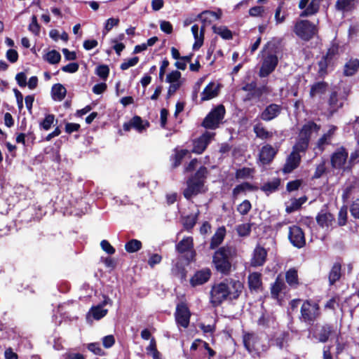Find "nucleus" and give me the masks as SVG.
Returning <instances> with one entry per match:
<instances>
[{
	"label": "nucleus",
	"instance_id": "nucleus-20",
	"mask_svg": "<svg viewBox=\"0 0 359 359\" xmlns=\"http://www.w3.org/2000/svg\"><path fill=\"white\" fill-rule=\"evenodd\" d=\"M267 251L266 249L258 245L255 247L252 257L250 260V265L252 267L262 266L266 261Z\"/></svg>",
	"mask_w": 359,
	"mask_h": 359
},
{
	"label": "nucleus",
	"instance_id": "nucleus-49",
	"mask_svg": "<svg viewBox=\"0 0 359 359\" xmlns=\"http://www.w3.org/2000/svg\"><path fill=\"white\" fill-rule=\"evenodd\" d=\"M359 149H355L353 151H352L350 154L349 158L347 161V165L346 168L344 169V172H351L354 165L359 163Z\"/></svg>",
	"mask_w": 359,
	"mask_h": 359
},
{
	"label": "nucleus",
	"instance_id": "nucleus-10",
	"mask_svg": "<svg viewBox=\"0 0 359 359\" xmlns=\"http://www.w3.org/2000/svg\"><path fill=\"white\" fill-rule=\"evenodd\" d=\"M278 64V58L276 54L271 51H267L266 55L263 56L259 76L261 78L267 77L276 69Z\"/></svg>",
	"mask_w": 359,
	"mask_h": 359
},
{
	"label": "nucleus",
	"instance_id": "nucleus-11",
	"mask_svg": "<svg viewBox=\"0 0 359 359\" xmlns=\"http://www.w3.org/2000/svg\"><path fill=\"white\" fill-rule=\"evenodd\" d=\"M288 239L294 247L299 249L306 245L305 233L302 229L297 225L289 227Z\"/></svg>",
	"mask_w": 359,
	"mask_h": 359
},
{
	"label": "nucleus",
	"instance_id": "nucleus-45",
	"mask_svg": "<svg viewBox=\"0 0 359 359\" xmlns=\"http://www.w3.org/2000/svg\"><path fill=\"white\" fill-rule=\"evenodd\" d=\"M337 223L338 226H344L348 223V206L343 205L341 206L337 218Z\"/></svg>",
	"mask_w": 359,
	"mask_h": 359
},
{
	"label": "nucleus",
	"instance_id": "nucleus-15",
	"mask_svg": "<svg viewBox=\"0 0 359 359\" xmlns=\"http://www.w3.org/2000/svg\"><path fill=\"white\" fill-rule=\"evenodd\" d=\"M283 107L280 104L271 103L259 114V117L264 121H271L277 118L282 112Z\"/></svg>",
	"mask_w": 359,
	"mask_h": 359
},
{
	"label": "nucleus",
	"instance_id": "nucleus-54",
	"mask_svg": "<svg viewBox=\"0 0 359 359\" xmlns=\"http://www.w3.org/2000/svg\"><path fill=\"white\" fill-rule=\"evenodd\" d=\"M327 172V168L326 167V161L325 160H322V161L318 164L316 167V170L312 176L313 180L319 179L323 175Z\"/></svg>",
	"mask_w": 359,
	"mask_h": 359
},
{
	"label": "nucleus",
	"instance_id": "nucleus-24",
	"mask_svg": "<svg viewBox=\"0 0 359 359\" xmlns=\"http://www.w3.org/2000/svg\"><path fill=\"white\" fill-rule=\"evenodd\" d=\"M226 233V230L224 226H219L217 229L216 231L211 237L210 242V250H217L219 245L223 243Z\"/></svg>",
	"mask_w": 359,
	"mask_h": 359
},
{
	"label": "nucleus",
	"instance_id": "nucleus-19",
	"mask_svg": "<svg viewBox=\"0 0 359 359\" xmlns=\"http://www.w3.org/2000/svg\"><path fill=\"white\" fill-rule=\"evenodd\" d=\"M302 161V156L299 154L292 152L287 156L285 163L282 168L284 174H289L297 168Z\"/></svg>",
	"mask_w": 359,
	"mask_h": 359
},
{
	"label": "nucleus",
	"instance_id": "nucleus-32",
	"mask_svg": "<svg viewBox=\"0 0 359 359\" xmlns=\"http://www.w3.org/2000/svg\"><path fill=\"white\" fill-rule=\"evenodd\" d=\"M285 280L292 289H297L300 285L297 269L292 267L285 272Z\"/></svg>",
	"mask_w": 359,
	"mask_h": 359
},
{
	"label": "nucleus",
	"instance_id": "nucleus-46",
	"mask_svg": "<svg viewBox=\"0 0 359 359\" xmlns=\"http://www.w3.org/2000/svg\"><path fill=\"white\" fill-rule=\"evenodd\" d=\"M147 354L151 355L153 359H161V354L157 349L156 339L153 337L151 338L149 346L146 348Z\"/></svg>",
	"mask_w": 359,
	"mask_h": 359
},
{
	"label": "nucleus",
	"instance_id": "nucleus-55",
	"mask_svg": "<svg viewBox=\"0 0 359 359\" xmlns=\"http://www.w3.org/2000/svg\"><path fill=\"white\" fill-rule=\"evenodd\" d=\"M254 172V169L247 167L238 169L235 173V177L236 180L246 179L251 176Z\"/></svg>",
	"mask_w": 359,
	"mask_h": 359
},
{
	"label": "nucleus",
	"instance_id": "nucleus-64",
	"mask_svg": "<svg viewBox=\"0 0 359 359\" xmlns=\"http://www.w3.org/2000/svg\"><path fill=\"white\" fill-rule=\"evenodd\" d=\"M354 0H337L335 4V8L340 11H348V7Z\"/></svg>",
	"mask_w": 359,
	"mask_h": 359
},
{
	"label": "nucleus",
	"instance_id": "nucleus-4",
	"mask_svg": "<svg viewBox=\"0 0 359 359\" xmlns=\"http://www.w3.org/2000/svg\"><path fill=\"white\" fill-rule=\"evenodd\" d=\"M309 332L313 339L323 344L333 337H338L340 334V331L337 330V325L327 322L314 323L311 326Z\"/></svg>",
	"mask_w": 359,
	"mask_h": 359
},
{
	"label": "nucleus",
	"instance_id": "nucleus-44",
	"mask_svg": "<svg viewBox=\"0 0 359 359\" xmlns=\"http://www.w3.org/2000/svg\"><path fill=\"white\" fill-rule=\"evenodd\" d=\"M206 15L212 16L215 17L217 20H219L222 16V10L219 8H218L215 11L205 10L199 13L197 17L204 22H211V21L208 20Z\"/></svg>",
	"mask_w": 359,
	"mask_h": 359
},
{
	"label": "nucleus",
	"instance_id": "nucleus-40",
	"mask_svg": "<svg viewBox=\"0 0 359 359\" xmlns=\"http://www.w3.org/2000/svg\"><path fill=\"white\" fill-rule=\"evenodd\" d=\"M52 97L55 100H62L67 94V90L63 85L55 83L51 88Z\"/></svg>",
	"mask_w": 359,
	"mask_h": 359
},
{
	"label": "nucleus",
	"instance_id": "nucleus-43",
	"mask_svg": "<svg viewBox=\"0 0 359 359\" xmlns=\"http://www.w3.org/2000/svg\"><path fill=\"white\" fill-rule=\"evenodd\" d=\"M290 339V332L288 331H283L279 334H276L274 335L273 339H272L274 341V344L278 347L280 349H282Z\"/></svg>",
	"mask_w": 359,
	"mask_h": 359
},
{
	"label": "nucleus",
	"instance_id": "nucleus-3",
	"mask_svg": "<svg viewBox=\"0 0 359 359\" xmlns=\"http://www.w3.org/2000/svg\"><path fill=\"white\" fill-rule=\"evenodd\" d=\"M208 174V169L205 165H201L187 178V187L183 191V196L187 200L206 192L205 184Z\"/></svg>",
	"mask_w": 359,
	"mask_h": 359
},
{
	"label": "nucleus",
	"instance_id": "nucleus-48",
	"mask_svg": "<svg viewBox=\"0 0 359 359\" xmlns=\"http://www.w3.org/2000/svg\"><path fill=\"white\" fill-rule=\"evenodd\" d=\"M212 29L214 33L219 35L223 39L230 40L233 38L231 31L226 26L217 27L216 25H213Z\"/></svg>",
	"mask_w": 359,
	"mask_h": 359
},
{
	"label": "nucleus",
	"instance_id": "nucleus-39",
	"mask_svg": "<svg viewBox=\"0 0 359 359\" xmlns=\"http://www.w3.org/2000/svg\"><path fill=\"white\" fill-rule=\"evenodd\" d=\"M320 0H311L307 7L301 13L300 17H307L317 13L320 8Z\"/></svg>",
	"mask_w": 359,
	"mask_h": 359
},
{
	"label": "nucleus",
	"instance_id": "nucleus-23",
	"mask_svg": "<svg viewBox=\"0 0 359 359\" xmlns=\"http://www.w3.org/2000/svg\"><path fill=\"white\" fill-rule=\"evenodd\" d=\"M260 339L254 333H245L243 336V345L245 349L250 353L258 352L259 349L257 346Z\"/></svg>",
	"mask_w": 359,
	"mask_h": 359
},
{
	"label": "nucleus",
	"instance_id": "nucleus-26",
	"mask_svg": "<svg viewBox=\"0 0 359 359\" xmlns=\"http://www.w3.org/2000/svg\"><path fill=\"white\" fill-rule=\"evenodd\" d=\"M319 130L320 126L317 125L314 121H310L303 125L300 130L299 137L310 142L312 132H318Z\"/></svg>",
	"mask_w": 359,
	"mask_h": 359
},
{
	"label": "nucleus",
	"instance_id": "nucleus-13",
	"mask_svg": "<svg viewBox=\"0 0 359 359\" xmlns=\"http://www.w3.org/2000/svg\"><path fill=\"white\" fill-rule=\"evenodd\" d=\"M215 133L205 131L198 138L193 140V148L191 150V153L196 154H201L207 149L209 144L211 142Z\"/></svg>",
	"mask_w": 359,
	"mask_h": 359
},
{
	"label": "nucleus",
	"instance_id": "nucleus-29",
	"mask_svg": "<svg viewBox=\"0 0 359 359\" xmlns=\"http://www.w3.org/2000/svg\"><path fill=\"white\" fill-rule=\"evenodd\" d=\"M219 94V86H215L214 82H210L201 93V101L210 100Z\"/></svg>",
	"mask_w": 359,
	"mask_h": 359
},
{
	"label": "nucleus",
	"instance_id": "nucleus-18",
	"mask_svg": "<svg viewBox=\"0 0 359 359\" xmlns=\"http://www.w3.org/2000/svg\"><path fill=\"white\" fill-rule=\"evenodd\" d=\"M317 224L322 229H328L335 222L334 215L327 209L321 210L316 217Z\"/></svg>",
	"mask_w": 359,
	"mask_h": 359
},
{
	"label": "nucleus",
	"instance_id": "nucleus-35",
	"mask_svg": "<svg viewBox=\"0 0 359 359\" xmlns=\"http://www.w3.org/2000/svg\"><path fill=\"white\" fill-rule=\"evenodd\" d=\"M359 69V60L357 58H351L346 62L344 67L343 74L346 76H352L355 75Z\"/></svg>",
	"mask_w": 359,
	"mask_h": 359
},
{
	"label": "nucleus",
	"instance_id": "nucleus-16",
	"mask_svg": "<svg viewBox=\"0 0 359 359\" xmlns=\"http://www.w3.org/2000/svg\"><path fill=\"white\" fill-rule=\"evenodd\" d=\"M212 272L209 268H204L196 271L191 277L189 283L191 287H195L206 283L211 278Z\"/></svg>",
	"mask_w": 359,
	"mask_h": 359
},
{
	"label": "nucleus",
	"instance_id": "nucleus-61",
	"mask_svg": "<svg viewBox=\"0 0 359 359\" xmlns=\"http://www.w3.org/2000/svg\"><path fill=\"white\" fill-rule=\"evenodd\" d=\"M181 76L182 74L180 72L173 70L167 75L165 81L170 84L180 83L179 80L181 78Z\"/></svg>",
	"mask_w": 359,
	"mask_h": 359
},
{
	"label": "nucleus",
	"instance_id": "nucleus-7",
	"mask_svg": "<svg viewBox=\"0 0 359 359\" xmlns=\"http://www.w3.org/2000/svg\"><path fill=\"white\" fill-rule=\"evenodd\" d=\"M293 32L301 39L309 41L318 33V28L311 21L301 20L295 23Z\"/></svg>",
	"mask_w": 359,
	"mask_h": 359
},
{
	"label": "nucleus",
	"instance_id": "nucleus-53",
	"mask_svg": "<svg viewBox=\"0 0 359 359\" xmlns=\"http://www.w3.org/2000/svg\"><path fill=\"white\" fill-rule=\"evenodd\" d=\"M44 60L51 65L57 64L61 60L60 53L55 50L48 51L44 57Z\"/></svg>",
	"mask_w": 359,
	"mask_h": 359
},
{
	"label": "nucleus",
	"instance_id": "nucleus-1",
	"mask_svg": "<svg viewBox=\"0 0 359 359\" xmlns=\"http://www.w3.org/2000/svg\"><path fill=\"white\" fill-rule=\"evenodd\" d=\"M244 289L243 283L239 280L232 278H224L219 283L212 286L210 303L214 307L219 306L225 301L233 302L237 300Z\"/></svg>",
	"mask_w": 359,
	"mask_h": 359
},
{
	"label": "nucleus",
	"instance_id": "nucleus-27",
	"mask_svg": "<svg viewBox=\"0 0 359 359\" xmlns=\"http://www.w3.org/2000/svg\"><path fill=\"white\" fill-rule=\"evenodd\" d=\"M329 84L325 81L315 82L311 86L309 90V97L314 98L316 96H321L325 95L327 91Z\"/></svg>",
	"mask_w": 359,
	"mask_h": 359
},
{
	"label": "nucleus",
	"instance_id": "nucleus-56",
	"mask_svg": "<svg viewBox=\"0 0 359 359\" xmlns=\"http://www.w3.org/2000/svg\"><path fill=\"white\" fill-rule=\"evenodd\" d=\"M251 226L250 223H244L239 224L236 226V231L239 236L245 237L251 233Z\"/></svg>",
	"mask_w": 359,
	"mask_h": 359
},
{
	"label": "nucleus",
	"instance_id": "nucleus-37",
	"mask_svg": "<svg viewBox=\"0 0 359 359\" xmlns=\"http://www.w3.org/2000/svg\"><path fill=\"white\" fill-rule=\"evenodd\" d=\"M281 183V180L279 177L274 178L272 182H268L261 186L260 189L264 191L267 196L276 191L278 189Z\"/></svg>",
	"mask_w": 359,
	"mask_h": 359
},
{
	"label": "nucleus",
	"instance_id": "nucleus-6",
	"mask_svg": "<svg viewBox=\"0 0 359 359\" xmlns=\"http://www.w3.org/2000/svg\"><path fill=\"white\" fill-rule=\"evenodd\" d=\"M226 114V109L223 104H218L212 108L204 118L201 126L209 130H215L219 127Z\"/></svg>",
	"mask_w": 359,
	"mask_h": 359
},
{
	"label": "nucleus",
	"instance_id": "nucleus-59",
	"mask_svg": "<svg viewBox=\"0 0 359 359\" xmlns=\"http://www.w3.org/2000/svg\"><path fill=\"white\" fill-rule=\"evenodd\" d=\"M40 25L38 23L37 17L35 15L32 16V22L29 25L28 29L35 36H38L40 33Z\"/></svg>",
	"mask_w": 359,
	"mask_h": 359
},
{
	"label": "nucleus",
	"instance_id": "nucleus-47",
	"mask_svg": "<svg viewBox=\"0 0 359 359\" xmlns=\"http://www.w3.org/2000/svg\"><path fill=\"white\" fill-rule=\"evenodd\" d=\"M309 142L298 137L296 143L292 147V152L300 154L301 153L305 154L309 148Z\"/></svg>",
	"mask_w": 359,
	"mask_h": 359
},
{
	"label": "nucleus",
	"instance_id": "nucleus-62",
	"mask_svg": "<svg viewBox=\"0 0 359 359\" xmlns=\"http://www.w3.org/2000/svg\"><path fill=\"white\" fill-rule=\"evenodd\" d=\"M349 210L351 216L355 219H359V198L353 201L350 205Z\"/></svg>",
	"mask_w": 359,
	"mask_h": 359
},
{
	"label": "nucleus",
	"instance_id": "nucleus-2",
	"mask_svg": "<svg viewBox=\"0 0 359 359\" xmlns=\"http://www.w3.org/2000/svg\"><path fill=\"white\" fill-rule=\"evenodd\" d=\"M237 256L235 247L229 245L217 249L212 257V266L216 273L227 276L233 271V261Z\"/></svg>",
	"mask_w": 359,
	"mask_h": 359
},
{
	"label": "nucleus",
	"instance_id": "nucleus-57",
	"mask_svg": "<svg viewBox=\"0 0 359 359\" xmlns=\"http://www.w3.org/2000/svg\"><path fill=\"white\" fill-rule=\"evenodd\" d=\"M96 74L102 80H107L109 74V68L107 65H100L95 70Z\"/></svg>",
	"mask_w": 359,
	"mask_h": 359
},
{
	"label": "nucleus",
	"instance_id": "nucleus-42",
	"mask_svg": "<svg viewBox=\"0 0 359 359\" xmlns=\"http://www.w3.org/2000/svg\"><path fill=\"white\" fill-rule=\"evenodd\" d=\"M253 131L256 137L262 140H266L272 137L273 133L268 131L260 122L253 126Z\"/></svg>",
	"mask_w": 359,
	"mask_h": 359
},
{
	"label": "nucleus",
	"instance_id": "nucleus-22",
	"mask_svg": "<svg viewBox=\"0 0 359 359\" xmlns=\"http://www.w3.org/2000/svg\"><path fill=\"white\" fill-rule=\"evenodd\" d=\"M278 152L271 144L264 145L259 154V161L264 165H268L272 162Z\"/></svg>",
	"mask_w": 359,
	"mask_h": 359
},
{
	"label": "nucleus",
	"instance_id": "nucleus-33",
	"mask_svg": "<svg viewBox=\"0 0 359 359\" xmlns=\"http://www.w3.org/2000/svg\"><path fill=\"white\" fill-rule=\"evenodd\" d=\"M258 187L248 182H243L240 184L236 185L232 191V198L236 199L241 193L246 191H257Z\"/></svg>",
	"mask_w": 359,
	"mask_h": 359
},
{
	"label": "nucleus",
	"instance_id": "nucleus-30",
	"mask_svg": "<svg viewBox=\"0 0 359 359\" xmlns=\"http://www.w3.org/2000/svg\"><path fill=\"white\" fill-rule=\"evenodd\" d=\"M189 154V151L186 149H175L174 154L170 156V161L171 162L172 169L178 168L184 159V158Z\"/></svg>",
	"mask_w": 359,
	"mask_h": 359
},
{
	"label": "nucleus",
	"instance_id": "nucleus-50",
	"mask_svg": "<svg viewBox=\"0 0 359 359\" xmlns=\"http://www.w3.org/2000/svg\"><path fill=\"white\" fill-rule=\"evenodd\" d=\"M197 215H189L182 217V224L185 230L190 231L197 222Z\"/></svg>",
	"mask_w": 359,
	"mask_h": 359
},
{
	"label": "nucleus",
	"instance_id": "nucleus-8",
	"mask_svg": "<svg viewBox=\"0 0 359 359\" xmlns=\"http://www.w3.org/2000/svg\"><path fill=\"white\" fill-rule=\"evenodd\" d=\"M175 250L178 254L183 255L187 262V265L195 260L196 255L194 250V238L191 236H186L175 245Z\"/></svg>",
	"mask_w": 359,
	"mask_h": 359
},
{
	"label": "nucleus",
	"instance_id": "nucleus-34",
	"mask_svg": "<svg viewBox=\"0 0 359 359\" xmlns=\"http://www.w3.org/2000/svg\"><path fill=\"white\" fill-rule=\"evenodd\" d=\"M341 277V264L340 262H334L332 265L328 275L330 285H333L336 282L339 280Z\"/></svg>",
	"mask_w": 359,
	"mask_h": 359
},
{
	"label": "nucleus",
	"instance_id": "nucleus-9",
	"mask_svg": "<svg viewBox=\"0 0 359 359\" xmlns=\"http://www.w3.org/2000/svg\"><path fill=\"white\" fill-rule=\"evenodd\" d=\"M348 149L344 146L337 147L330 155V165L333 170H342L347 165Z\"/></svg>",
	"mask_w": 359,
	"mask_h": 359
},
{
	"label": "nucleus",
	"instance_id": "nucleus-51",
	"mask_svg": "<svg viewBox=\"0 0 359 359\" xmlns=\"http://www.w3.org/2000/svg\"><path fill=\"white\" fill-rule=\"evenodd\" d=\"M142 247V243L137 239H130L125 244V250L128 253H134L139 251Z\"/></svg>",
	"mask_w": 359,
	"mask_h": 359
},
{
	"label": "nucleus",
	"instance_id": "nucleus-58",
	"mask_svg": "<svg viewBox=\"0 0 359 359\" xmlns=\"http://www.w3.org/2000/svg\"><path fill=\"white\" fill-rule=\"evenodd\" d=\"M87 348L90 352L97 355H105V352L102 349L99 342L90 343L87 345Z\"/></svg>",
	"mask_w": 359,
	"mask_h": 359
},
{
	"label": "nucleus",
	"instance_id": "nucleus-63",
	"mask_svg": "<svg viewBox=\"0 0 359 359\" xmlns=\"http://www.w3.org/2000/svg\"><path fill=\"white\" fill-rule=\"evenodd\" d=\"M339 297L336 295L330 298L325 304L324 309L335 311L336 306H339Z\"/></svg>",
	"mask_w": 359,
	"mask_h": 359
},
{
	"label": "nucleus",
	"instance_id": "nucleus-5",
	"mask_svg": "<svg viewBox=\"0 0 359 359\" xmlns=\"http://www.w3.org/2000/svg\"><path fill=\"white\" fill-rule=\"evenodd\" d=\"M320 305L312 299H306L300 308L299 320L307 325H313L314 323L321 316Z\"/></svg>",
	"mask_w": 359,
	"mask_h": 359
},
{
	"label": "nucleus",
	"instance_id": "nucleus-25",
	"mask_svg": "<svg viewBox=\"0 0 359 359\" xmlns=\"http://www.w3.org/2000/svg\"><path fill=\"white\" fill-rule=\"evenodd\" d=\"M171 275L178 278L182 283L187 281V270L182 262L178 260L171 268Z\"/></svg>",
	"mask_w": 359,
	"mask_h": 359
},
{
	"label": "nucleus",
	"instance_id": "nucleus-17",
	"mask_svg": "<svg viewBox=\"0 0 359 359\" xmlns=\"http://www.w3.org/2000/svg\"><path fill=\"white\" fill-rule=\"evenodd\" d=\"M107 304L112 305V300L108 296L104 295L103 300L99 304L90 308V313L95 320H99L107 314L108 309L103 308Z\"/></svg>",
	"mask_w": 359,
	"mask_h": 359
},
{
	"label": "nucleus",
	"instance_id": "nucleus-60",
	"mask_svg": "<svg viewBox=\"0 0 359 359\" xmlns=\"http://www.w3.org/2000/svg\"><path fill=\"white\" fill-rule=\"evenodd\" d=\"M251 208L250 201L245 199L238 205L237 210L241 215H245L250 211Z\"/></svg>",
	"mask_w": 359,
	"mask_h": 359
},
{
	"label": "nucleus",
	"instance_id": "nucleus-14",
	"mask_svg": "<svg viewBox=\"0 0 359 359\" xmlns=\"http://www.w3.org/2000/svg\"><path fill=\"white\" fill-rule=\"evenodd\" d=\"M351 92L350 88H344L343 95L339 97L338 93L333 90L330 93L327 103L332 113L337 112L339 109L344 106V102L341 100H346Z\"/></svg>",
	"mask_w": 359,
	"mask_h": 359
},
{
	"label": "nucleus",
	"instance_id": "nucleus-31",
	"mask_svg": "<svg viewBox=\"0 0 359 359\" xmlns=\"http://www.w3.org/2000/svg\"><path fill=\"white\" fill-rule=\"evenodd\" d=\"M318 76L319 78L324 79L329 73V69L333 70L335 65L332 62L328 61L323 56L318 62Z\"/></svg>",
	"mask_w": 359,
	"mask_h": 359
},
{
	"label": "nucleus",
	"instance_id": "nucleus-36",
	"mask_svg": "<svg viewBox=\"0 0 359 359\" xmlns=\"http://www.w3.org/2000/svg\"><path fill=\"white\" fill-rule=\"evenodd\" d=\"M286 288V285L284 280L278 276L275 280V282L271 285V294L273 299L278 298L280 292Z\"/></svg>",
	"mask_w": 359,
	"mask_h": 359
},
{
	"label": "nucleus",
	"instance_id": "nucleus-52",
	"mask_svg": "<svg viewBox=\"0 0 359 359\" xmlns=\"http://www.w3.org/2000/svg\"><path fill=\"white\" fill-rule=\"evenodd\" d=\"M55 120V118L54 114H46L44 118L39 123L40 128L44 130H50L51 126L53 125Z\"/></svg>",
	"mask_w": 359,
	"mask_h": 359
},
{
	"label": "nucleus",
	"instance_id": "nucleus-12",
	"mask_svg": "<svg viewBox=\"0 0 359 359\" xmlns=\"http://www.w3.org/2000/svg\"><path fill=\"white\" fill-rule=\"evenodd\" d=\"M175 318L177 324L184 328L189 325L191 312L187 305L184 302L177 304L175 313Z\"/></svg>",
	"mask_w": 359,
	"mask_h": 359
},
{
	"label": "nucleus",
	"instance_id": "nucleus-41",
	"mask_svg": "<svg viewBox=\"0 0 359 359\" xmlns=\"http://www.w3.org/2000/svg\"><path fill=\"white\" fill-rule=\"evenodd\" d=\"M269 87L266 85H263L260 87H257L256 85L255 90H253L252 93H249L247 95V97L248 100L252 99H257L259 100L263 95H266L270 93Z\"/></svg>",
	"mask_w": 359,
	"mask_h": 359
},
{
	"label": "nucleus",
	"instance_id": "nucleus-38",
	"mask_svg": "<svg viewBox=\"0 0 359 359\" xmlns=\"http://www.w3.org/2000/svg\"><path fill=\"white\" fill-rule=\"evenodd\" d=\"M133 128L135 129L139 133H142L147 128L150 126V123L148 121H143L142 118L137 115L134 116L130 119Z\"/></svg>",
	"mask_w": 359,
	"mask_h": 359
},
{
	"label": "nucleus",
	"instance_id": "nucleus-28",
	"mask_svg": "<svg viewBox=\"0 0 359 359\" xmlns=\"http://www.w3.org/2000/svg\"><path fill=\"white\" fill-rule=\"evenodd\" d=\"M339 55V44L334 39L332 41L330 46L327 48L325 55H323L330 62H332L335 65Z\"/></svg>",
	"mask_w": 359,
	"mask_h": 359
},
{
	"label": "nucleus",
	"instance_id": "nucleus-21",
	"mask_svg": "<svg viewBox=\"0 0 359 359\" xmlns=\"http://www.w3.org/2000/svg\"><path fill=\"white\" fill-rule=\"evenodd\" d=\"M248 288L251 292H259L263 290V283L262 280V273L259 272H252L248 277Z\"/></svg>",
	"mask_w": 359,
	"mask_h": 359
}]
</instances>
